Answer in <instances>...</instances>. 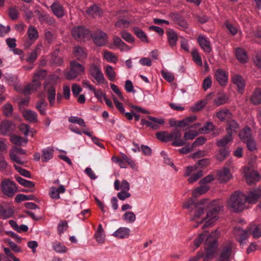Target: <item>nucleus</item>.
<instances>
[{"label":"nucleus","mask_w":261,"mask_h":261,"mask_svg":"<svg viewBox=\"0 0 261 261\" xmlns=\"http://www.w3.org/2000/svg\"><path fill=\"white\" fill-rule=\"evenodd\" d=\"M195 208L194 215L190 219L191 221L199 218L204 213V210L206 212V216L203 220H207L202 226V229L212 226L219 218L220 212L223 210V206L218 200H214L208 202L206 199H203L198 201L195 204Z\"/></svg>","instance_id":"nucleus-1"},{"label":"nucleus","mask_w":261,"mask_h":261,"mask_svg":"<svg viewBox=\"0 0 261 261\" xmlns=\"http://www.w3.org/2000/svg\"><path fill=\"white\" fill-rule=\"evenodd\" d=\"M220 231L215 229L209 234L204 241L205 252L198 251L194 256L191 257L189 261H197L202 258L203 261H211L214 257L218 246V240Z\"/></svg>","instance_id":"nucleus-2"},{"label":"nucleus","mask_w":261,"mask_h":261,"mask_svg":"<svg viewBox=\"0 0 261 261\" xmlns=\"http://www.w3.org/2000/svg\"><path fill=\"white\" fill-rule=\"evenodd\" d=\"M156 137L163 142H167L174 140L171 143L173 146H182L186 144L185 141L181 139L180 130L177 128H175L170 133L167 131L158 132L156 134Z\"/></svg>","instance_id":"nucleus-3"},{"label":"nucleus","mask_w":261,"mask_h":261,"mask_svg":"<svg viewBox=\"0 0 261 261\" xmlns=\"http://www.w3.org/2000/svg\"><path fill=\"white\" fill-rule=\"evenodd\" d=\"M245 194L243 192L237 191L230 196L228 201V208L233 212L239 213L243 211L245 207Z\"/></svg>","instance_id":"nucleus-4"},{"label":"nucleus","mask_w":261,"mask_h":261,"mask_svg":"<svg viewBox=\"0 0 261 261\" xmlns=\"http://www.w3.org/2000/svg\"><path fill=\"white\" fill-rule=\"evenodd\" d=\"M233 246L234 243L230 241L224 243L219 248L216 261H231L233 254Z\"/></svg>","instance_id":"nucleus-5"},{"label":"nucleus","mask_w":261,"mask_h":261,"mask_svg":"<svg viewBox=\"0 0 261 261\" xmlns=\"http://www.w3.org/2000/svg\"><path fill=\"white\" fill-rule=\"evenodd\" d=\"M85 71L84 67L76 60L71 61L70 63V69L64 73L66 79L72 80L76 78Z\"/></svg>","instance_id":"nucleus-6"},{"label":"nucleus","mask_w":261,"mask_h":261,"mask_svg":"<svg viewBox=\"0 0 261 261\" xmlns=\"http://www.w3.org/2000/svg\"><path fill=\"white\" fill-rule=\"evenodd\" d=\"M1 188L3 194L8 197H13L17 191L16 184L9 178H5L1 182Z\"/></svg>","instance_id":"nucleus-7"},{"label":"nucleus","mask_w":261,"mask_h":261,"mask_svg":"<svg viewBox=\"0 0 261 261\" xmlns=\"http://www.w3.org/2000/svg\"><path fill=\"white\" fill-rule=\"evenodd\" d=\"M73 38L77 41H84L90 37L91 31L84 25H78L71 30Z\"/></svg>","instance_id":"nucleus-8"},{"label":"nucleus","mask_w":261,"mask_h":261,"mask_svg":"<svg viewBox=\"0 0 261 261\" xmlns=\"http://www.w3.org/2000/svg\"><path fill=\"white\" fill-rule=\"evenodd\" d=\"M90 37L97 46H105L108 41L107 34L100 29H96L92 33L91 32Z\"/></svg>","instance_id":"nucleus-9"},{"label":"nucleus","mask_w":261,"mask_h":261,"mask_svg":"<svg viewBox=\"0 0 261 261\" xmlns=\"http://www.w3.org/2000/svg\"><path fill=\"white\" fill-rule=\"evenodd\" d=\"M261 198V189L259 188H254L248 192L245 195V200L248 204H255Z\"/></svg>","instance_id":"nucleus-10"},{"label":"nucleus","mask_w":261,"mask_h":261,"mask_svg":"<svg viewBox=\"0 0 261 261\" xmlns=\"http://www.w3.org/2000/svg\"><path fill=\"white\" fill-rule=\"evenodd\" d=\"M147 118L150 121L156 123L154 124L152 122L149 121L145 119H142L141 120V124L142 125H146L148 127H151L153 130H156L159 128V124H163L165 123V121L163 119H159L156 117H152L150 116H147Z\"/></svg>","instance_id":"nucleus-11"},{"label":"nucleus","mask_w":261,"mask_h":261,"mask_svg":"<svg viewBox=\"0 0 261 261\" xmlns=\"http://www.w3.org/2000/svg\"><path fill=\"white\" fill-rule=\"evenodd\" d=\"M90 75L99 84H103L105 82V77L98 66L94 64H92L89 68Z\"/></svg>","instance_id":"nucleus-12"},{"label":"nucleus","mask_w":261,"mask_h":261,"mask_svg":"<svg viewBox=\"0 0 261 261\" xmlns=\"http://www.w3.org/2000/svg\"><path fill=\"white\" fill-rule=\"evenodd\" d=\"M169 17L176 22L179 26L184 29L189 28V24L184 16L177 12H171L169 14Z\"/></svg>","instance_id":"nucleus-13"},{"label":"nucleus","mask_w":261,"mask_h":261,"mask_svg":"<svg viewBox=\"0 0 261 261\" xmlns=\"http://www.w3.org/2000/svg\"><path fill=\"white\" fill-rule=\"evenodd\" d=\"M234 229L236 231L240 232L239 234V238L237 239L240 245L243 246L246 244L245 240L248 238L249 234H251L252 228L247 227L246 230H244L240 227H235Z\"/></svg>","instance_id":"nucleus-14"},{"label":"nucleus","mask_w":261,"mask_h":261,"mask_svg":"<svg viewBox=\"0 0 261 261\" xmlns=\"http://www.w3.org/2000/svg\"><path fill=\"white\" fill-rule=\"evenodd\" d=\"M233 84L237 87V91L240 94H243L246 86V82L240 74H235L231 77Z\"/></svg>","instance_id":"nucleus-15"},{"label":"nucleus","mask_w":261,"mask_h":261,"mask_svg":"<svg viewBox=\"0 0 261 261\" xmlns=\"http://www.w3.org/2000/svg\"><path fill=\"white\" fill-rule=\"evenodd\" d=\"M215 77L217 81L221 86H225L228 80V75L224 70L218 69L215 72Z\"/></svg>","instance_id":"nucleus-16"},{"label":"nucleus","mask_w":261,"mask_h":261,"mask_svg":"<svg viewBox=\"0 0 261 261\" xmlns=\"http://www.w3.org/2000/svg\"><path fill=\"white\" fill-rule=\"evenodd\" d=\"M72 52L78 61H83L87 57V50L81 46H75L73 48Z\"/></svg>","instance_id":"nucleus-17"},{"label":"nucleus","mask_w":261,"mask_h":261,"mask_svg":"<svg viewBox=\"0 0 261 261\" xmlns=\"http://www.w3.org/2000/svg\"><path fill=\"white\" fill-rule=\"evenodd\" d=\"M15 128V124L12 121L6 120L2 122L0 124V133L3 135H7L11 133Z\"/></svg>","instance_id":"nucleus-18"},{"label":"nucleus","mask_w":261,"mask_h":261,"mask_svg":"<svg viewBox=\"0 0 261 261\" xmlns=\"http://www.w3.org/2000/svg\"><path fill=\"white\" fill-rule=\"evenodd\" d=\"M197 42L204 52L208 54L212 51L210 42L204 36L200 35L197 38Z\"/></svg>","instance_id":"nucleus-19"},{"label":"nucleus","mask_w":261,"mask_h":261,"mask_svg":"<svg viewBox=\"0 0 261 261\" xmlns=\"http://www.w3.org/2000/svg\"><path fill=\"white\" fill-rule=\"evenodd\" d=\"M246 180L248 185H251L258 181L261 176L258 171L252 170L245 175Z\"/></svg>","instance_id":"nucleus-20"},{"label":"nucleus","mask_w":261,"mask_h":261,"mask_svg":"<svg viewBox=\"0 0 261 261\" xmlns=\"http://www.w3.org/2000/svg\"><path fill=\"white\" fill-rule=\"evenodd\" d=\"M60 51L59 48H56L52 53L50 59V63L51 64L58 66H60L63 65L64 60L62 57L59 56Z\"/></svg>","instance_id":"nucleus-21"},{"label":"nucleus","mask_w":261,"mask_h":261,"mask_svg":"<svg viewBox=\"0 0 261 261\" xmlns=\"http://www.w3.org/2000/svg\"><path fill=\"white\" fill-rule=\"evenodd\" d=\"M166 34L169 45L171 47H174L176 46L178 41V38L177 33L174 30L170 29L166 32Z\"/></svg>","instance_id":"nucleus-22"},{"label":"nucleus","mask_w":261,"mask_h":261,"mask_svg":"<svg viewBox=\"0 0 261 261\" xmlns=\"http://www.w3.org/2000/svg\"><path fill=\"white\" fill-rule=\"evenodd\" d=\"M230 154L228 147L220 148L215 155V159L220 161H224Z\"/></svg>","instance_id":"nucleus-23"},{"label":"nucleus","mask_w":261,"mask_h":261,"mask_svg":"<svg viewBox=\"0 0 261 261\" xmlns=\"http://www.w3.org/2000/svg\"><path fill=\"white\" fill-rule=\"evenodd\" d=\"M239 127L240 125L236 121V120L234 119L227 120V124L226 127L227 134H230V135L232 136L233 133H237L238 129L239 128Z\"/></svg>","instance_id":"nucleus-24"},{"label":"nucleus","mask_w":261,"mask_h":261,"mask_svg":"<svg viewBox=\"0 0 261 261\" xmlns=\"http://www.w3.org/2000/svg\"><path fill=\"white\" fill-rule=\"evenodd\" d=\"M130 229L127 227H120L113 233V236L118 239L127 238L129 236Z\"/></svg>","instance_id":"nucleus-25"},{"label":"nucleus","mask_w":261,"mask_h":261,"mask_svg":"<svg viewBox=\"0 0 261 261\" xmlns=\"http://www.w3.org/2000/svg\"><path fill=\"white\" fill-rule=\"evenodd\" d=\"M218 175L221 182H226L229 181L231 177L230 170L227 167H224L223 170L218 171Z\"/></svg>","instance_id":"nucleus-26"},{"label":"nucleus","mask_w":261,"mask_h":261,"mask_svg":"<svg viewBox=\"0 0 261 261\" xmlns=\"http://www.w3.org/2000/svg\"><path fill=\"white\" fill-rule=\"evenodd\" d=\"M239 137L243 142L252 138L251 129L248 126H245L239 133Z\"/></svg>","instance_id":"nucleus-27"},{"label":"nucleus","mask_w":261,"mask_h":261,"mask_svg":"<svg viewBox=\"0 0 261 261\" xmlns=\"http://www.w3.org/2000/svg\"><path fill=\"white\" fill-rule=\"evenodd\" d=\"M51 10L55 15L58 18H61L64 15L63 6L59 3L54 2L50 6Z\"/></svg>","instance_id":"nucleus-28"},{"label":"nucleus","mask_w":261,"mask_h":261,"mask_svg":"<svg viewBox=\"0 0 261 261\" xmlns=\"http://www.w3.org/2000/svg\"><path fill=\"white\" fill-rule=\"evenodd\" d=\"M250 102L254 105H259L261 103V89L257 88L253 92L250 98Z\"/></svg>","instance_id":"nucleus-29"},{"label":"nucleus","mask_w":261,"mask_h":261,"mask_svg":"<svg viewBox=\"0 0 261 261\" xmlns=\"http://www.w3.org/2000/svg\"><path fill=\"white\" fill-rule=\"evenodd\" d=\"M233 141V137L230 134H227L226 135L223 137L221 139L217 140L216 142V145L221 148L227 147V145L229 143Z\"/></svg>","instance_id":"nucleus-30"},{"label":"nucleus","mask_w":261,"mask_h":261,"mask_svg":"<svg viewBox=\"0 0 261 261\" xmlns=\"http://www.w3.org/2000/svg\"><path fill=\"white\" fill-rule=\"evenodd\" d=\"M86 12L93 17L95 16H100L102 13V10L97 5L93 4L87 8Z\"/></svg>","instance_id":"nucleus-31"},{"label":"nucleus","mask_w":261,"mask_h":261,"mask_svg":"<svg viewBox=\"0 0 261 261\" xmlns=\"http://www.w3.org/2000/svg\"><path fill=\"white\" fill-rule=\"evenodd\" d=\"M54 150L53 148L47 147L43 149L42 151V162H48L53 157Z\"/></svg>","instance_id":"nucleus-32"},{"label":"nucleus","mask_w":261,"mask_h":261,"mask_svg":"<svg viewBox=\"0 0 261 261\" xmlns=\"http://www.w3.org/2000/svg\"><path fill=\"white\" fill-rule=\"evenodd\" d=\"M236 56L237 60L242 63L247 62L248 57L246 51L242 48H237L236 50Z\"/></svg>","instance_id":"nucleus-33"},{"label":"nucleus","mask_w":261,"mask_h":261,"mask_svg":"<svg viewBox=\"0 0 261 261\" xmlns=\"http://www.w3.org/2000/svg\"><path fill=\"white\" fill-rule=\"evenodd\" d=\"M25 200H35L36 201H39L38 199L36 198V196L33 194L27 195L23 194H19L17 195L15 198V201L18 203Z\"/></svg>","instance_id":"nucleus-34"},{"label":"nucleus","mask_w":261,"mask_h":261,"mask_svg":"<svg viewBox=\"0 0 261 261\" xmlns=\"http://www.w3.org/2000/svg\"><path fill=\"white\" fill-rule=\"evenodd\" d=\"M216 116L221 121H224L226 118H231L232 114L228 109H225L217 112Z\"/></svg>","instance_id":"nucleus-35"},{"label":"nucleus","mask_w":261,"mask_h":261,"mask_svg":"<svg viewBox=\"0 0 261 261\" xmlns=\"http://www.w3.org/2000/svg\"><path fill=\"white\" fill-rule=\"evenodd\" d=\"M14 177L16 180L22 186L30 189L33 188L35 186V184L33 181L28 180L18 175H15Z\"/></svg>","instance_id":"nucleus-36"},{"label":"nucleus","mask_w":261,"mask_h":261,"mask_svg":"<svg viewBox=\"0 0 261 261\" xmlns=\"http://www.w3.org/2000/svg\"><path fill=\"white\" fill-rule=\"evenodd\" d=\"M133 32L134 34L136 35V36L139 39H140L141 41L145 42L147 43L149 42L146 34L145 33V32H143V30L140 29L139 27H134Z\"/></svg>","instance_id":"nucleus-37"},{"label":"nucleus","mask_w":261,"mask_h":261,"mask_svg":"<svg viewBox=\"0 0 261 261\" xmlns=\"http://www.w3.org/2000/svg\"><path fill=\"white\" fill-rule=\"evenodd\" d=\"M47 94L50 105L53 106L56 99V89L54 86L49 87L47 90Z\"/></svg>","instance_id":"nucleus-38"},{"label":"nucleus","mask_w":261,"mask_h":261,"mask_svg":"<svg viewBox=\"0 0 261 261\" xmlns=\"http://www.w3.org/2000/svg\"><path fill=\"white\" fill-rule=\"evenodd\" d=\"M47 103L45 101L44 99L42 98L37 101L36 104V108L39 111L42 115H46V108Z\"/></svg>","instance_id":"nucleus-39"},{"label":"nucleus","mask_w":261,"mask_h":261,"mask_svg":"<svg viewBox=\"0 0 261 261\" xmlns=\"http://www.w3.org/2000/svg\"><path fill=\"white\" fill-rule=\"evenodd\" d=\"M103 229L102 225L99 224L98 226V228L96 232L95 233L94 237L96 238V241L98 243H102L104 242L105 240V235L103 233Z\"/></svg>","instance_id":"nucleus-40"},{"label":"nucleus","mask_w":261,"mask_h":261,"mask_svg":"<svg viewBox=\"0 0 261 261\" xmlns=\"http://www.w3.org/2000/svg\"><path fill=\"white\" fill-rule=\"evenodd\" d=\"M23 115L27 120L32 122H36L37 121V114L36 112L30 110H25Z\"/></svg>","instance_id":"nucleus-41"},{"label":"nucleus","mask_w":261,"mask_h":261,"mask_svg":"<svg viewBox=\"0 0 261 261\" xmlns=\"http://www.w3.org/2000/svg\"><path fill=\"white\" fill-rule=\"evenodd\" d=\"M207 102L205 100H201L194 104L191 108V112L195 113L201 111L206 105Z\"/></svg>","instance_id":"nucleus-42"},{"label":"nucleus","mask_w":261,"mask_h":261,"mask_svg":"<svg viewBox=\"0 0 261 261\" xmlns=\"http://www.w3.org/2000/svg\"><path fill=\"white\" fill-rule=\"evenodd\" d=\"M10 141L12 143L18 146H21L23 143H27L28 142L27 139H25L24 138L15 135L11 136Z\"/></svg>","instance_id":"nucleus-43"},{"label":"nucleus","mask_w":261,"mask_h":261,"mask_svg":"<svg viewBox=\"0 0 261 261\" xmlns=\"http://www.w3.org/2000/svg\"><path fill=\"white\" fill-rule=\"evenodd\" d=\"M228 97L225 94H223L215 98L214 100V103L217 106H220L227 102Z\"/></svg>","instance_id":"nucleus-44"},{"label":"nucleus","mask_w":261,"mask_h":261,"mask_svg":"<svg viewBox=\"0 0 261 261\" xmlns=\"http://www.w3.org/2000/svg\"><path fill=\"white\" fill-rule=\"evenodd\" d=\"M191 55L194 62L198 66H202V62L201 56L196 48H193L191 51Z\"/></svg>","instance_id":"nucleus-45"},{"label":"nucleus","mask_w":261,"mask_h":261,"mask_svg":"<svg viewBox=\"0 0 261 261\" xmlns=\"http://www.w3.org/2000/svg\"><path fill=\"white\" fill-rule=\"evenodd\" d=\"M103 58L109 62L116 63L118 61L117 57L112 52L106 50L103 52Z\"/></svg>","instance_id":"nucleus-46"},{"label":"nucleus","mask_w":261,"mask_h":261,"mask_svg":"<svg viewBox=\"0 0 261 261\" xmlns=\"http://www.w3.org/2000/svg\"><path fill=\"white\" fill-rule=\"evenodd\" d=\"M68 227V225L66 220H60L57 226L58 234L61 236L67 229Z\"/></svg>","instance_id":"nucleus-47"},{"label":"nucleus","mask_w":261,"mask_h":261,"mask_svg":"<svg viewBox=\"0 0 261 261\" xmlns=\"http://www.w3.org/2000/svg\"><path fill=\"white\" fill-rule=\"evenodd\" d=\"M14 215V211L11 208H8L5 209L4 207L3 208L2 212L0 214V218L3 219H7L11 218Z\"/></svg>","instance_id":"nucleus-48"},{"label":"nucleus","mask_w":261,"mask_h":261,"mask_svg":"<svg viewBox=\"0 0 261 261\" xmlns=\"http://www.w3.org/2000/svg\"><path fill=\"white\" fill-rule=\"evenodd\" d=\"M53 249L58 253H65L67 251V248L60 242H54L53 243Z\"/></svg>","instance_id":"nucleus-49"},{"label":"nucleus","mask_w":261,"mask_h":261,"mask_svg":"<svg viewBox=\"0 0 261 261\" xmlns=\"http://www.w3.org/2000/svg\"><path fill=\"white\" fill-rule=\"evenodd\" d=\"M3 112L7 117H10L13 112V106L10 103H7L3 107Z\"/></svg>","instance_id":"nucleus-50"},{"label":"nucleus","mask_w":261,"mask_h":261,"mask_svg":"<svg viewBox=\"0 0 261 261\" xmlns=\"http://www.w3.org/2000/svg\"><path fill=\"white\" fill-rule=\"evenodd\" d=\"M29 38L30 40H36L38 37V32L37 30L33 26H30L27 31Z\"/></svg>","instance_id":"nucleus-51"},{"label":"nucleus","mask_w":261,"mask_h":261,"mask_svg":"<svg viewBox=\"0 0 261 261\" xmlns=\"http://www.w3.org/2000/svg\"><path fill=\"white\" fill-rule=\"evenodd\" d=\"M121 37L125 41L128 43L135 42V39L131 33L126 32V31H122L120 32Z\"/></svg>","instance_id":"nucleus-52"},{"label":"nucleus","mask_w":261,"mask_h":261,"mask_svg":"<svg viewBox=\"0 0 261 261\" xmlns=\"http://www.w3.org/2000/svg\"><path fill=\"white\" fill-rule=\"evenodd\" d=\"M9 17L12 20H15L18 18V11L16 6L10 7L8 10Z\"/></svg>","instance_id":"nucleus-53"},{"label":"nucleus","mask_w":261,"mask_h":261,"mask_svg":"<svg viewBox=\"0 0 261 261\" xmlns=\"http://www.w3.org/2000/svg\"><path fill=\"white\" fill-rule=\"evenodd\" d=\"M123 218L126 221L133 223L136 220V217L135 214L133 212L128 211L124 214Z\"/></svg>","instance_id":"nucleus-54"},{"label":"nucleus","mask_w":261,"mask_h":261,"mask_svg":"<svg viewBox=\"0 0 261 261\" xmlns=\"http://www.w3.org/2000/svg\"><path fill=\"white\" fill-rule=\"evenodd\" d=\"M130 21L123 19H118L115 23L114 25L116 28H128Z\"/></svg>","instance_id":"nucleus-55"},{"label":"nucleus","mask_w":261,"mask_h":261,"mask_svg":"<svg viewBox=\"0 0 261 261\" xmlns=\"http://www.w3.org/2000/svg\"><path fill=\"white\" fill-rule=\"evenodd\" d=\"M247 227H251L252 231L251 234H252L253 237L255 239L259 238L261 237V229L255 225H251Z\"/></svg>","instance_id":"nucleus-56"},{"label":"nucleus","mask_w":261,"mask_h":261,"mask_svg":"<svg viewBox=\"0 0 261 261\" xmlns=\"http://www.w3.org/2000/svg\"><path fill=\"white\" fill-rule=\"evenodd\" d=\"M88 86L89 89L94 92V96L98 99H100L102 97L104 98V95H106V94L102 93V91L100 89L97 90L96 89L91 85H88Z\"/></svg>","instance_id":"nucleus-57"},{"label":"nucleus","mask_w":261,"mask_h":261,"mask_svg":"<svg viewBox=\"0 0 261 261\" xmlns=\"http://www.w3.org/2000/svg\"><path fill=\"white\" fill-rule=\"evenodd\" d=\"M203 176V171L202 170H199L196 173L192 174L188 179L189 183L192 184L194 182L197 181L199 178Z\"/></svg>","instance_id":"nucleus-58"},{"label":"nucleus","mask_w":261,"mask_h":261,"mask_svg":"<svg viewBox=\"0 0 261 261\" xmlns=\"http://www.w3.org/2000/svg\"><path fill=\"white\" fill-rule=\"evenodd\" d=\"M14 167L16 170H17L22 176L27 178L31 177V174L29 171L15 165Z\"/></svg>","instance_id":"nucleus-59"},{"label":"nucleus","mask_w":261,"mask_h":261,"mask_svg":"<svg viewBox=\"0 0 261 261\" xmlns=\"http://www.w3.org/2000/svg\"><path fill=\"white\" fill-rule=\"evenodd\" d=\"M106 73L111 81H113L115 79V72L111 65H108L106 68Z\"/></svg>","instance_id":"nucleus-60"},{"label":"nucleus","mask_w":261,"mask_h":261,"mask_svg":"<svg viewBox=\"0 0 261 261\" xmlns=\"http://www.w3.org/2000/svg\"><path fill=\"white\" fill-rule=\"evenodd\" d=\"M247 146L248 149L251 151H253L257 149L256 142L253 139H250L244 142Z\"/></svg>","instance_id":"nucleus-61"},{"label":"nucleus","mask_w":261,"mask_h":261,"mask_svg":"<svg viewBox=\"0 0 261 261\" xmlns=\"http://www.w3.org/2000/svg\"><path fill=\"white\" fill-rule=\"evenodd\" d=\"M49 195L50 197L54 199L57 200L60 198L59 192L57 190V188L52 187L50 188Z\"/></svg>","instance_id":"nucleus-62"},{"label":"nucleus","mask_w":261,"mask_h":261,"mask_svg":"<svg viewBox=\"0 0 261 261\" xmlns=\"http://www.w3.org/2000/svg\"><path fill=\"white\" fill-rule=\"evenodd\" d=\"M205 234L202 233L198 235V236L194 240V244L195 246V248H197L199 247L202 242L204 241L205 238Z\"/></svg>","instance_id":"nucleus-63"},{"label":"nucleus","mask_w":261,"mask_h":261,"mask_svg":"<svg viewBox=\"0 0 261 261\" xmlns=\"http://www.w3.org/2000/svg\"><path fill=\"white\" fill-rule=\"evenodd\" d=\"M206 141V139L205 137L200 136L195 140V141L192 144V146L194 148L198 146L202 145L204 144Z\"/></svg>","instance_id":"nucleus-64"}]
</instances>
